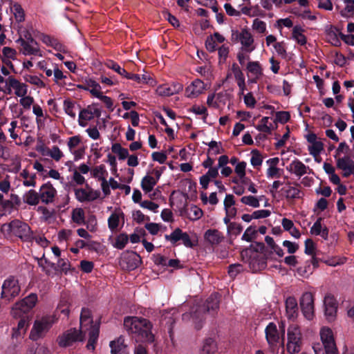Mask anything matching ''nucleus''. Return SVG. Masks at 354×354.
<instances>
[{
	"label": "nucleus",
	"instance_id": "f257e3e1",
	"mask_svg": "<svg viewBox=\"0 0 354 354\" xmlns=\"http://www.w3.org/2000/svg\"><path fill=\"white\" fill-rule=\"evenodd\" d=\"M124 326L129 333L134 334L144 341H153L152 324L147 319L136 316L127 317L124 319Z\"/></svg>",
	"mask_w": 354,
	"mask_h": 354
},
{
	"label": "nucleus",
	"instance_id": "f03ea898",
	"mask_svg": "<svg viewBox=\"0 0 354 354\" xmlns=\"http://www.w3.org/2000/svg\"><path fill=\"white\" fill-rule=\"evenodd\" d=\"M81 333L88 334V341L86 348L88 350H94L95 344L99 335V324H93L91 313L89 309L83 308L80 315Z\"/></svg>",
	"mask_w": 354,
	"mask_h": 354
},
{
	"label": "nucleus",
	"instance_id": "7ed1b4c3",
	"mask_svg": "<svg viewBox=\"0 0 354 354\" xmlns=\"http://www.w3.org/2000/svg\"><path fill=\"white\" fill-rule=\"evenodd\" d=\"M56 321L55 316L53 315L37 317L35 320L30 333V338L33 341H37L44 337Z\"/></svg>",
	"mask_w": 354,
	"mask_h": 354
},
{
	"label": "nucleus",
	"instance_id": "20e7f679",
	"mask_svg": "<svg viewBox=\"0 0 354 354\" xmlns=\"http://www.w3.org/2000/svg\"><path fill=\"white\" fill-rule=\"evenodd\" d=\"M1 232L4 234L12 233L24 241H28L32 237L30 227L27 223L19 220H14L9 223L2 225Z\"/></svg>",
	"mask_w": 354,
	"mask_h": 354
},
{
	"label": "nucleus",
	"instance_id": "39448f33",
	"mask_svg": "<svg viewBox=\"0 0 354 354\" xmlns=\"http://www.w3.org/2000/svg\"><path fill=\"white\" fill-rule=\"evenodd\" d=\"M301 333L300 328L297 324H291L287 330L286 349L290 354L298 353L302 346Z\"/></svg>",
	"mask_w": 354,
	"mask_h": 354
},
{
	"label": "nucleus",
	"instance_id": "423d86ee",
	"mask_svg": "<svg viewBox=\"0 0 354 354\" xmlns=\"http://www.w3.org/2000/svg\"><path fill=\"white\" fill-rule=\"evenodd\" d=\"M16 42L20 45V52L27 55H34L37 57H42L43 53L41 50L38 43L33 39L30 33H26L24 38L19 37Z\"/></svg>",
	"mask_w": 354,
	"mask_h": 354
},
{
	"label": "nucleus",
	"instance_id": "0eeeda50",
	"mask_svg": "<svg viewBox=\"0 0 354 354\" xmlns=\"http://www.w3.org/2000/svg\"><path fill=\"white\" fill-rule=\"evenodd\" d=\"M21 291L19 281L14 277H9L3 283L1 286V299L10 301L17 297Z\"/></svg>",
	"mask_w": 354,
	"mask_h": 354
},
{
	"label": "nucleus",
	"instance_id": "6e6552de",
	"mask_svg": "<svg viewBox=\"0 0 354 354\" xmlns=\"http://www.w3.org/2000/svg\"><path fill=\"white\" fill-rule=\"evenodd\" d=\"M37 301V295L31 293L21 301L16 303L12 308L11 313L15 317H20L29 312L35 306Z\"/></svg>",
	"mask_w": 354,
	"mask_h": 354
},
{
	"label": "nucleus",
	"instance_id": "1a4fd4ad",
	"mask_svg": "<svg viewBox=\"0 0 354 354\" xmlns=\"http://www.w3.org/2000/svg\"><path fill=\"white\" fill-rule=\"evenodd\" d=\"M319 335L325 354H338L332 330L326 326L322 327L320 329Z\"/></svg>",
	"mask_w": 354,
	"mask_h": 354
},
{
	"label": "nucleus",
	"instance_id": "9d476101",
	"mask_svg": "<svg viewBox=\"0 0 354 354\" xmlns=\"http://www.w3.org/2000/svg\"><path fill=\"white\" fill-rule=\"evenodd\" d=\"M299 304L303 315L308 320H312L315 316L314 296L310 292L302 294Z\"/></svg>",
	"mask_w": 354,
	"mask_h": 354
},
{
	"label": "nucleus",
	"instance_id": "9b49d317",
	"mask_svg": "<svg viewBox=\"0 0 354 354\" xmlns=\"http://www.w3.org/2000/svg\"><path fill=\"white\" fill-rule=\"evenodd\" d=\"M86 334L81 333L75 328H71L58 337V344L62 347H66L72 345L74 342L84 340Z\"/></svg>",
	"mask_w": 354,
	"mask_h": 354
},
{
	"label": "nucleus",
	"instance_id": "f8f14e48",
	"mask_svg": "<svg viewBox=\"0 0 354 354\" xmlns=\"http://www.w3.org/2000/svg\"><path fill=\"white\" fill-rule=\"evenodd\" d=\"M6 86L7 88V93L11 94L14 91L16 96L20 97H24L28 93V86L25 83L21 82L12 76H9L6 80Z\"/></svg>",
	"mask_w": 354,
	"mask_h": 354
},
{
	"label": "nucleus",
	"instance_id": "ddd939ff",
	"mask_svg": "<svg viewBox=\"0 0 354 354\" xmlns=\"http://www.w3.org/2000/svg\"><path fill=\"white\" fill-rule=\"evenodd\" d=\"M141 263L140 257L135 252L127 251L122 255L120 264L122 268L128 270H133Z\"/></svg>",
	"mask_w": 354,
	"mask_h": 354
},
{
	"label": "nucleus",
	"instance_id": "4468645a",
	"mask_svg": "<svg viewBox=\"0 0 354 354\" xmlns=\"http://www.w3.org/2000/svg\"><path fill=\"white\" fill-rule=\"evenodd\" d=\"M324 313L326 318L328 322L335 319L337 310V303L335 298L330 294L325 296L324 299Z\"/></svg>",
	"mask_w": 354,
	"mask_h": 354
},
{
	"label": "nucleus",
	"instance_id": "2eb2a0df",
	"mask_svg": "<svg viewBox=\"0 0 354 354\" xmlns=\"http://www.w3.org/2000/svg\"><path fill=\"white\" fill-rule=\"evenodd\" d=\"M286 170L291 174L297 178H301L305 174H310L311 169L299 159L295 158L286 167Z\"/></svg>",
	"mask_w": 354,
	"mask_h": 354
},
{
	"label": "nucleus",
	"instance_id": "dca6fc26",
	"mask_svg": "<svg viewBox=\"0 0 354 354\" xmlns=\"http://www.w3.org/2000/svg\"><path fill=\"white\" fill-rule=\"evenodd\" d=\"M239 39L243 51L250 53L255 49L254 38L248 30L245 28L241 30L239 35Z\"/></svg>",
	"mask_w": 354,
	"mask_h": 354
},
{
	"label": "nucleus",
	"instance_id": "f3484780",
	"mask_svg": "<svg viewBox=\"0 0 354 354\" xmlns=\"http://www.w3.org/2000/svg\"><path fill=\"white\" fill-rule=\"evenodd\" d=\"M39 194L43 203L49 204L53 202L57 191L52 184L48 183L41 186Z\"/></svg>",
	"mask_w": 354,
	"mask_h": 354
},
{
	"label": "nucleus",
	"instance_id": "a211bd4d",
	"mask_svg": "<svg viewBox=\"0 0 354 354\" xmlns=\"http://www.w3.org/2000/svg\"><path fill=\"white\" fill-rule=\"evenodd\" d=\"M183 85L181 83L174 82L171 84H162L156 88V93L160 96H170L182 91Z\"/></svg>",
	"mask_w": 354,
	"mask_h": 354
},
{
	"label": "nucleus",
	"instance_id": "6ab92c4d",
	"mask_svg": "<svg viewBox=\"0 0 354 354\" xmlns=\"http://www.w3.org/2000/svg\"><path fill=\"white\" fill-rule=\"evenodd\" d=\"M75 198L80 203L86 201H93L98 198L100 196L99 191L89 189L88 190L78 188L75 189Z\"/></svg>",
	"mask_w": 354,
	"mask_h": 354
},
{
	"label": "nucleus",
	"instance_id": "aec40b11",
	"mask_svg": "<svg viewBox=\"0 0 354 354\" xmlns=\"http://www.w3.org/2000/svg\"><path fill=\"white\" fill-rule=\"evenodd\" d=\"M336 162L337 167L342 170L344 177H348L354 173V161L349 156L339 158Z\"/></svg>",
	"mask_w": 354,
	"mask_h": 354
},
{
	"label": "nucleus",
	"instance_id": "412c9836",
	"mask_svg": "<svg viewBox=\"0 0 354 354\" xmlns=\"http://www.w3.org/2000/svg\"><path fill=\"white\" fill-rule=\"evenodd\" d=\"M228 100V94L226 92L212 93L208 95L207 104L209 107L218 109L226 104Z\"/></svg>",
	"mask_w": 354,
	"mask_h": 354
},
{
	"label": "nucleus",
	"instance_id": "4be33fe9",
	"mask_svg": "<svg viewBox=\"0 0 354 354\" xmlns=\"http://www.w3.org/2000/svg\"><path fill=\"white\" fill-rule=\"evenodd\" d=\"M225 41V37L216 32L207 37L205 42V48L209 53H213L217 49V44H223Z\"/></svg>",
	"mask_w": 354,
	"mask_h": 354
},
{
	"label": "nucleus",
	"instance_id": "5701e85b",
	"mask_svg": "<svg viewBox=\"0 0 354 354\" xmlns=\"http://www.w3.org/2000/svg\"><path fill=\"white\" fill-rule=\"evenodd\" d=\"M266 337L270 346H277L279 342V335L277 326L274 323H270L265 329Z\"/></svg>",
	"mask_w": 354,
	"mask_h": 354
},
{
	"label": "nucleus",
	"instance_id": "b1692460",
	"mask_svg": "<svg viewBox=\"0 0 354 354\" xmlns=\"http://www.w3.org/2000/svg\"><path fill=\"white\" fill-rule=\"evenodd\" d=\"M299 313L297 299L293 297H288L286 300V315L289 319H295Z\"/></svg>",
	"mask_w": 354,
	"mask_h": 354
},
{
	"label": "nucleus",
	"instance_id": "393cba45",
	"mask_svg": "<svg viewBox=\"0 0 354 354\" xmlns=\"http://www.w3.org/2000/svg\"><path fill=\"white\" fill-rule=\"evenodd\" d=\"M223 239V233L216 229H209L204 234L205 241L212 245H218Z\"/></svg>",
	"mask_w": 354,
	"mask_h": 354
},
{
	"label": "nucleus",
	"instance_id": "a878e982",
	"mask_svg": "<svg viewBox=\"0 0 354 354\" xmlns=\"http://www.w3.org/2000/svg\"><path fill=\"white\" fill-rule=\"evenodd\" d=\"M205 90V84L201 80H195L186 88L185 92L188 97L194 98L201 94Z\"/></svg>",
	"mask_w": 354,
	"mask_h": 354
},
{
	"label": "nucleus",
	"instance_id": "bb28decb",
	"mask_svg": "<svg viewBox=\"0 0 354 354\" xmlns=\"http://www.w3.org/2000/svg\"><path fill=\"white\" fill-rule=\"evenodd\" d=\"M281 192L287 199H297L302 197V192L299 186H292L288 183L281 189Z\"/></svg>",
	"mask_w": 354,
	"mask_h": 354
},
{
	"label": "nucleus",
	"instance_id": "cd10ccee",
	"mask_svg": "<svg viewBox=\"0 0 354 354\" xmlns=\"http://www.w3.org/2000/svg\"><path fill=\"white\" fill-rule=\"evenodd\" d=\"M78 86L82 89L89 91L95 97L101 93L100 85L92 79L85 80L84 82Z\"/></svg>",
	"mask_w": 354,
	"mask_h": 354
},
{
	"label": "nucleus",
	"instance_id": "c85d7f7f",
	"mask_svg": "<svg viewBox=\"0 0 354 354\" xmlns=\"http://www.w3.org/2000/svg\"><path fill=\"white\" fill-rule=\"evenodd\" d=\"M124 338L120 336L116 339L110 342L111 354H127Z\"/></svg>",
	"mask_w": 354,
	"mask_h": 354
},
{
	"label": "nucleus",
	"instance_id": "c756f323",
	"mask_svg": "<svg viewBox=\"0 0 354 354\" xmlns=\"http://www.w3.org/2000/svg\"><path fill=\"white\" fill-rule=\"evenodd\" d=\"M217 351V345L212 338L205 339L200 350V354H214Z\"/></svg>",
	"mask_w": 354,
	"mask_h": 354
},
{
	"label": "nucleus",
	"instance_id": "7c9ffc66",
	"mask_svg": "<svg viewBox=\"0 0 354 354\" xmlns=\"http://www.w3.org/2000/svg\"><path fill=\"white\" fill-rule=\"evenodd\" d=\"M23 201L25 203L36 206L39 203V194L34 189H30L23 195Z\"/></svg>",
	"mask_w": 354,
	"mask_h": 354
},
{
	"label": "nucleus",
	"instance_id": "2f4dec72",
	"mask_svg": "<svg viewBox=\"0 0 354 354\" xmlns=\"http://www.w3.org/2000/svg\"><path fill=\"white\" fill-rule=\"evenodd\" d=\"M304 32V30L300 26H295L292 30V39L301 46L305 45L307 42Z\"/></svg>",
	"mask_w": 354,
	"mask_h": 354
},
{
	"label": "nucleus",
	"instance_id": "473e14b6",
	"mask_svg": "<svg viewBox=\"0 0 354 354\" xmlns=\"http://www.w3.org/2000/svg\"><path fill=\"white\" fill-rule=\"evenodd\" d=\"M322 218H319L310 228V233L314 235H319L326 240L328 236V230L326 227H322Z\"/></svg>",
	"mask_w": 354,
	"mask_h": 354
},
{
	"label": "nucleus",
	"instance_id": "72a5a7b5",
	"mask_svg": "<svg viewBox=\"0 0 354 354\" xmlns=\"http://www.w3.org/2000/svg\"><path fill=\"white\" fill-rule=\"evenodd\" d=\"M157 184V179L151 175H146L141 181V187L145 194L150 193Z\"/></svg>",
	"mask_w": 354,
	"mask_h": 354
},
{
	"label": "nucleus",
	"instance_id": "f704fd0d",
	"mask_svg": "<svg viewBox=\"0 0 354 354\" xmlns=\"http://www.w3.org/2000/svg\"><path fill=\"white\" fill-rule=\"evenodd\" d=\"M93 118V113H91V107L88 106L87 109H84L80 111L78 118L79 124L84 127L87 125L88 121Z\"/></svg>",
	"mask_w": 354,
	"mask_h": 354
},
{
	"label": "nucleus",
	"instance_id": "c9c22d12",
	"mask_svg": "<svg viewBox=\"0 0 354 354\" xmlns=\"http://www.w3.org/2000/svg\"><path fill=\"white\" fill-rule=\"evenodd\" d=\"M219 307V297L217 294H213L208 297L205 303L207 312H216Z\"/></svg>",
	"mask_w": 354,
	"mask_h": 354
},
{
	"label": "nucleus",
	"instance_id": "e433bc0d",
	"mask_svg": "<svg viewBox=\"0 0 354 354\" xmlns=\"http://www.w3.org/2000/svg\"><path fill=\"white\" fill-rule=\"evenodd\" d=\"M91 175L92 177L97 179L99 181H102L106 178L108 172L106 169V167L104 165H100L91 169Z\"/></svg>",
	"mask_w": 354,
	"mask_h": 354
},
{
	"label": "nucleus",
	"instance_id": "4c0bfd02",
	"mask_svg": "<svg viewBox=\"0 0 354 354\" xmlns=\"http://www.w3.org/2000/svg\"><path fill=\"white\" fill-rule=\"evenodd\" d=\"M11 11L14 15L17 22L21 23L25 20V12L21 6L18 3H13L11 6Z\"/></svg>",
	"mask_w": 354,
	"mask_h": 354
},
{
	"label": "nucleus",
	"instance_id": "58836bf2",
	"mask_svg": "<svg viewBox=\"0 0 354 354\" xmlns=\"http://www.w3.org/2000/svg\"><path fill=\"white\" fill-rule=\"evenodd\" d=\"M32 113L36 115V122L39 129L44 125L46 116L42 108L39 104H33Z\"/></svg>",
	"mask_w": 354,
	"mask_h": 354
},
{
	"label": "nucleus",
	"instance_id": "ea45409f",
	"mask_svg": "<svg viewBox=\"0 0 354 354\" xmlns=\"http://www.w3.org/2000/svg\"><path fill=\"white\" fill-rule=\"evenodd\" d=\"M45 263L47 266H50L52 268H54L55 270L61 271V272H66L69 270L70 264L67 259H59L57 261V266L55 263H50L45 260Z\"/></svg>",
	"mask_w": 354,
	"mask_h": 354
},
{
	"label": "nucleus",
	"instance_id": "a19ab883",
	"mask_svg": "<svg viewBox=\"0 0 354 354\" xmlns=\"http://www.w3.org/2000/svg\"><path fill=\"white\" fill-rule=\"evenodd\" d=\"M77 108H79V106L74 102L68 99L64 101V110L72 118H75L76 116L75 110Z\"/></svg>",
	"mask_w": 354,
	"mask_h": 354
},
{
	"label": "nucleus",
	"instance_id": "79ce46f5",
	"mask_svg": "<svg viewBox=\"0 0 354 354\" xmlns=\"http://www.w3.org/2000/svg\"><path fill=\"white\" fill-rule=\"evenodd\" d=\"M308 150L309 153L312 155L315 160H317V157L319 156L321 152L324 150V144L321 141H317L316 142L310 144L308 147Z\"/></svg>",
	"mask_w": 354,
	"mask_h": 354
},
{
	"label": "nucleus",
	"instance_id": "37998d69",
	"mask_svg": "<svg viewBox=\"0 0 354 354\" xmlns=\"http://www.w3.org/2000/svg\"><path fill=\"white\" fill-rule=\"evenodd\" d=\"M72 220L77 225H83L85 223L84 212L82 208H75L72 212Z\"/></svg>",
	"mask_w": 354,
	"mask_h": 354
},
{
	"label": "nucleus",
	"instance_id": "c03bdc74",
	"mask_svg": "<svg viewBox=\"0 0 354 354\" xmlns=\"http://www.w3.org/2000/svg\"><path fill=\"white\" fill-rule=\"evenodd\" d=\"M113 153L118 155L120 160H124L129 156V151L127 149L123 148L120 144L115 143L111 147Z\"/></svg>",
	"mask_w": 354,
	"mask_h": 354
},
{
	"label": "nucleus",
	"instance_id": "a18cd8bd",
	"mask_svg": "<svg viewBox=\"0 0 354 354\" xmlns=\"http://www.w3.org/2000/svg\"><path fill=\"white\" fill-rule=\"evenodd\" d=\"M339 33L337 30L330 29L326 32V39L333 46H339L341 44L339 38Z\"/></svg>",
	"mask_w": 354,
	"mask_h": 354
},
{
	"label": "nucleus",
	"instance_id": "49530a36",
	"mask_svg": "<svg viewBox=\"0 0 354 354\" xmlns=\"http://www.w3.org/2000/svg\"><path fill=\"white\" fill-rule=\"evenodd\" d=\"M232 75L236 80V82L239 81H242L245 80L244 75L241 70L240 67L238 66L237 64L234 63L232 65L231 69H230V73L227 74V78L230 77V75Z\"/></svg>",
	"mask_w": 354,
	"mask_h": 354
},
{
	"label": "nucleus",
	"instance_id": "de8ad7c7",
	"mask_svg": "<svg viewBox=\"0 0 354 354\" xmlns=\"http://www.w3.org/2000/svg\"><path fill=\"white\" fill-rule=\"evenodd\" d=\"M247 68L256 78H259L262 75V68L258 62H250Z\"/></svg>",
	"mask_w": 354,
	"mask_h": 354
},
{
	"label": "nucleus",
	"instance_id": "09e8293b",
	"mask_svg": "<svg viewBox=\"0 0 354 354\" xmlns=\"http://www.w3.org/2000/svg\"><path fill=\"white\" fill-rule=\"evenodd\" d=\"M24 80L26 82L35 85L39 88H42L46 86L45 83L41 80V79L39 76L37 75H26L24 77Z\"/></svg>",
	"mask_w": 354,
	"mask_h": 354
},
{
	"label": "nucleus",
	"instance_id": "8fccbe9b",
	"mask_svg": "<svg viewBox=\"0 0 354 354\" xmlns=\"http://www.w3.org/2000/svg\"><path fill=\"white\" fill-rule=\"evenodd\" d=\"M266 23L258 18L253 20L252 28L253 30L259 34H263L266 32Z\"/></svg>",
	"mask_w": 354,
	"mask_h": 354
},
{
	"label": "nucleus",
	"instance_id": "3c124183",
	"mask_svg": "<svg viewBox=\"0 0 354 354\" xmlns=\"http://www.w3.org/2000/svg\"><path fill=\"white\" fill-rule=\"evenodd\" d=\"M250 269L253 272H257L259 270L263 269L266 267V262L264 259H257L255 257H253L250 259L249 263Z\"/></svg>",
	"mask_w": 354,
	"mask_h": 354
},
{
	"label": "nucleus",
	"instance_id": "603ef678",
	"mask_svg": "<svg viewBox=\"0 0 354 354\" xmlns=\"http://www.w3.org/2000/svg\"><path fill=\"white\" fill-rule=\"evenodd\" d=\"M183 233V232L180 228H176L170 234H166L165 238L172 244H176L177 241L181 240Z\"/></svg>",
	"mask_w": 354,
	"mask_h": 354
},
{
	"label": "nucleus",
	"instance_id": "864d4df0",
	"mask_svg": "<svg viewBox=\"0 0 354 354\" xmlns=\"http://www.w3.org/2000/svg\"><path fill=\"white\" fill-rule=\"evenodd\" d=\"M241 203L252 207H259L260 206L259 199L254 196H245L241 198Z\"/></svg>",
	"mask_w": 354,
	"mask_h": 354
},
{
	"label": "nucleus",
	"instance_id": "5fc2aeb1",
	"mask_svg": "<svg viewBox=\"0 0 354 354\" xmlns=\"http://www.w3.org/2000/svg\"><path fill=\"white\" fill-rule=\"evenodd\" d=\"M203 211L196 205L191 206L189 209L188 216L192 221H196L203 216Z\"/></svg>",
	"mask_w": 354,
	"mask_h": 354
},
{
	"label": "nucleus",
	"instance_id": "6e6d98bb",
	"mask_svg": "<svg viewBox=\"0 0 354 354\" xmlns=\"http://www.w3.org/2000/svg\"><path fill=\"white\" fill-rule=\"evenodd\" d=\"M128 240L129 238L126 234H120L116 237L113 246L117 249L122 250L128 243Z\"/></svg>",
	"mask_w": 354,
	"mask_h": 354
},
{
	"label": "nucleus",
	"instance_id": "4d7b16f0",
	"mask_svg": "<svg viewBox=\"0 0 354 354\" xmlns=\"http://www.w3.org/2000/svg\"><path fill=\"white\" fill-rule=\"evenodd\" d=\"M120 223V215L118 213H113L108 218L109 228L112 231H115Z\"/></svg>",
	"mask_w": 354,
	"mask_h": 354
},
{
	"label": "nucleus",
	"instance_id": "13d9d810",
	"mask_svg": "<svg viewBox=\"0 0 354 354\" xmlns=\"http://www.w3.org/2000/svg\"><path fill=\"white\" fill-rule=\"evenodd\" d=\"M273 48L277 52V55L283 59H286L288 56L286 51V44L284 41H280L275 43L273 45Z\"/></svg>",
	"mask_w": 354,
	"mask_h": 354
},
{
	"label": "nucleus",
	"instance_id": "bf43d9fd",
	"mask_svg": "<svg viewBox=\"0 0 354 354\" xmlns=\"http://www.w3.org/2000/svg\"><path fill=\"white\" fill-rule=\"evenodd\" d=\"M252 156L250 158V163L253 167H259L263 162V157L257 150H252L251 152Z\"/></svg>",
	"mask_w": 354,
	"mask_h": 354
},
{
	"label": "nucleus",
	"instance_id": "052dcab7",
	"mask_svg": "<svg viewBox=\"0 0 354 354\" xmlns=\"http://www.w3.org/2000/svg\"><path fill=\"white\" fill-rule=\"evenodd\" d=\"M46 155L54 159L55 161H59L64 156L63 153L57 146H53L49 149Z\"/></svg>",
	"mask_w": 354,
	"mask_h": 354
},
{
	"label": "nucleus",
	"instance_id": "680f3d73",
	"mask_svg": "<svg viewBox=\"0 0 354 354\" xmlns=\"http://www.w3.org/2000/svg\"><path fill=\"white\" fill-rule=\"evenodd\" d=\"M80 142L81 138L79 136H75L69 138L67 141V146L70 153L79 148Z\"/></svg>",
	"mask_w": 354,
	"mask_h": 354
},
{
	"label": "nucleus",
	"instance_id": "e2e57ef3",
	"mask_svg": "<svg viewBox=\"0 0 354 354\" xmlns=\"http://www.w3.org/2000/svg\"><path fill=\"white\" fill-rule=\"evenodd\" d=\"M269 118L268 117H263L261 121L260 124H258L256 127V129L259 131L264 133H270L271 131V124L268 125Z\"/></svg>",
	"mask_w": 354,
	"mask_h": 354
},
{
	"label": "nucleus",
	"instance_id": "0e129e2a",
	"mask_svg": "<svg viewBox=\"0 0 354 354\" xmlns=\"http://www.w3.org/2000/svg\"><path fill=\"white\" fill-rule=\"evenodd\" d=\"M257 234V230L254 227L250 226L248 227L243 234L242 235V240L245 241L247 242H250L253 240L255 235Z\"/></svg>",
	"mask_w": 354,
	"mask_h": 354
},
{
	"label": "nucleus",
	"instance_id": "69168bd1",
	"mask_svg": "<svg viewBox=\"0 0 354 354\" xmlns=\"http://www.w3.org/2000/svg\"><path fill=\"white\" fill-rule=\"evenodd\" d=\"M68 73H63L55 64L53 68L54 81L57 84H59L62 80L67 77Z\"/></svg>",
	"mask_w": 354,
	"mask_h": 354
},
{
	"label": "nucleus",
	"instance_id": "338daca9",
	"mask_svg": "<svg viewBox=\"0 0 354 354\" xmlns=\"http://www.w3.org/2000/svg\"><path fill=\"white\" fill-rule=\"evenodd\" d=\"M70 171H73V176L72 180L74 181L77 185H82L86 182L85 178L82 176L80 172L77 171L76 169H69Z\"/></svg>",
	"mask_w": 354,
	"mask_h": 354
},
{
	"label": "nucleus",
	"instance_id": "774afa93",
	"mask_svg": "<svg viewBox=\"0 0 354 354\" xmlns=\"http://www.w3.org/2000/svg\"><path fill=\"white\" fill-rule=\"evenodd\" d=\"M34 103V98L32 96L26 95L24 97H20L19 104L25 109H30Z\"/></svg>",
	"mask_w": 354,
	"mask_h": 354
}]
</instances>
